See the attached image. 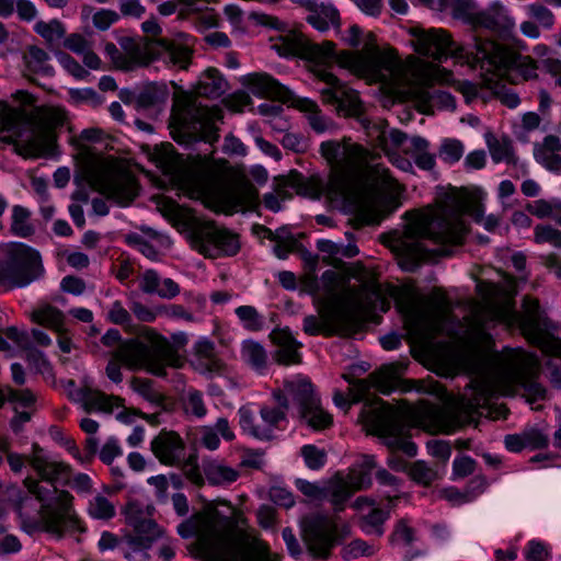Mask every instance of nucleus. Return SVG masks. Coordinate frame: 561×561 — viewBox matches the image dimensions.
Masks as SVG:
<instances>
[{"instance_id": "4c0bfd02", "label": "nucleus", "mask_w": 561, "mask_h": 561, "mask_svg": "<svg viewBox=\"0 0 561 561\" xmlns=\"http://www.w3.org/2000/svg\"><path fill=\"white\" fill-rule=\"evenodd\" d=\"M33 322L60 333L65 327V316L49 304L38 305L32 312Z\"/></svg>"}, {"instance_id": "2f4dec72", "label": "nucleus", "mask_w": 561, "mask_h": 561, "mask_svg": "<svg viewBox=\"0 0 561 561\" xmlns=\"http://www.w3.org/2000/svg\"><path fill=\"white\" fill-rule=\"evenodd\" d=\"M7 336L18 347L27 351V360L30 365H32L39 374H42L45 378L54 377L53 367L44 353L37 351L36 348L30 347L27 332L20 331L15 328H10L7 330Z\"/></svg>"}, {"instance_id": "e2e57ef3", "label": "nucleus", "mask_w": 561, "mask_h": 561, "mask_svg": "<svg viewBox=\"0 0 561 561\" xmlns=\"http://www.w3.org/2000/svg\"><path fill=\"white\" fill-rule=\"evenodd\" d=\"M184 409L187 413L197 417L206 415V407L203 394L197 390H188L184 398Z\"/></svg>"}, {"instance_id": "dca6fc26", "label": "nucleus", "mask_w": 561, "mask_h": 561, "mask_svg": "<svg viewBox=\"0 0 561 561\" xmlns=\"http://www.w3.org/2000/svg\"><path fill=\"white\" fill-rule=\"evenodd\" d=\"M376 467L374 456H363L358 468L346 476H336L327 482H309L296 479L295 486L312 502L329 501L335 513L344 510L346 501L356 492L370 486L371 471Z\"/></svg>"}, {"instance_id": "c9c22d12", "label": "nucleus", "mask_w": 561, "mask_h": 561, "mask_svg": "<svg viewBox=\"0 0 561 561\" xmlns=\"http://www.w3.org/2000/svg\"><path fill=\"white\" fill-rule=\"evenodd\" d=\"M293 103L297 110L306 114L309 125L316 133L323 134L334 128V122L322 114L314 101L307 98H294Z\"/></svg>"}, {"instance_id": "8fccbe9b", "label": "nucleus", "mask_w": 561, "mask_h": 561, "mask_svg": "<svg viewBox=\"0 0 561 561\" xmlns=\"http://www.w3.org/2000/svg\"><path fill=\"white\" fill-rule=\"evenodd\" d=\"M442 7L450 9L454 16L462 19L474 25V5L472 0H442Z\"/></svg>"}, {"instance_id": "20e7f679", "label": "nucleus", "mask_w": 561, "mask_h": 561, "mask_svg": "<svg viewBox=\"0 0 561 561\" xmlns=\"http://www.w3.org/2000/svg\"><path fill=\"white\" fill-rule=\"evenodd\" d=\"M320 153L331 169L325 193L355 213L363 224L378 225L396 208L402 187L386 167L373 163V151L344 138L323 141Z\"/></svg>"}, {"instance_id": "4be33fe9", "label": "nucleus", "mask_w": 561, "mask_h": 561, "mask_svg": "<svg viewBox=\"0 0 561 561\" xmlns=\"http://www.w3.org/2000/svg\"><path fill=\"white\" fill-rule=\"evenodd\" d=\"M302 529L310 552L314 557L327 558L346 526L340 524L335 514H314L304 519Z\"/></svg>"}, {"instance_id": "864d4df0", "label": "nucleus", "mask_w": 561, "mask_h": 561, "mask_svg": "<svg viewBox=\"0 0 561 561\" xmlns=\"http://www.w3.org/2000/svg\"><path fill=\"white\" fill-rule=\"evenodd\" d=\"M401 391L430 393L438 398H445L446 396L444 388L437 381L405 380L402 382Z\"/></svg>"}, {"instance_id": "a211bd4d", "label": "nucleus", "mask_w": 561, "mask_h": 561, "mask_svg": "<svg viewBox=\"0 0 561 561\" xmlns=\"http://www.w3.org/2000/svg\"><path fill=\"white\" fill-rule=\"evenodd\" d=\"M273 397L284 409L293 407L301 422L316 432L324 431L333 423V416L323 409L307 377L297 375L285 380L284 390L274 391Z\"/></svg>"}, {"instance_id": "13d9d810", "label": "nucleus", "mask_w": 561, "mask_h": 561, "mask_svg": "<svg viewBox=\"0 0 561 561\" xmlns=\"http://www.w3.org/2000/svg\"><path fill=\"white\" fill-rule=\"evenodd\" d=\"M528 18L535 20L546 28H551L554 23L553 13L541 3H530L525 7Z\"/></svg>"}, {"instance_id": "a878e982", "label": "nucleus", "mask_w": 561, "mask_h": 561, "mask_svg": "<svg viewBox=\"0 0 561 561\" xmlns=\"http://www.w3.org/2000/svg\"><path fill=\"white\" fill-rule=\"evenodd\" d=\"M124 514L127 524L131 526L135 531V535H128L124 538V542L130 550H147L154 540L162 536L160 527L144 514L139 503H128Z\"/></svg>"}, {"instance_id": "cd10ccee", "label": "nucleus", "mask_w": 561, "mask_h": 561, "mask_svg": "<svg viewBox=\"0 0 561 561\" xmlns=\"http://www.w3.org/2000/svg\"><path fill=\"white\" fill-rule=\"evenodd\" d=\"M473 27L484 28L507 38L514 33L516 21L507 7L499 0H493L484 10L477 11Z\"/></svg>"}, {"instance_id": "f3484780", "label": "nucleus", "mask_w": 561, "mask_h": 561, "mask_svg": "<svg viewBox=\"0 0 561 561\" xmlns=\"http://www.w3.org/2000/svg\"><path fill=\"white\" fill-rule=\"evenodd\" d=\"M474 56L486 72V80L506 81L516 84L537 76V66L528 56L518 55L513 49L495 42L474 39Z\"/></svg>"}, {"instance_id": "6ab92c4d", "label": "nucleus", "mask_w": 561, "mask_h": 561, "mask_svg": "<svg viewBox=\"0 0 561 561\" xmlns=\"http://www.w3.org/2000/svg\"><path fill=\"white\" fill-rule=\"evenodd\" d=\"M0 285L25 287L38 279L44 267L37 250L22 242H10L0 247Z\"/></svg>"}, {"instance_id": "f257e3e1", "label": "nucleus", "mask_w": 561, "mask_h": 561, "mask_svg": "<svg viewBox=\"0 0 561 561\" xmlns=\"http://www.w3.org/2000/svg\"><path fill=\"white\" fill-rule=\"evenodd\" d=\"M386 295L402 316L410 340L427 351L436 374H466L471 378L465 391L445 407L423 400L417 404L405 400L390 404L378 397L370 398L371 389L389 394L398 388L399 370L394 365H385L367 379L355 381L353 399L365 401L359 422L392 451L414 457L417 447L410 439L411 427L454 433L484 415L491 400L500 396L522 397L533 410L542 408L548 390L539 380L541 364L536 354L520 347L495 352L492 336L481 328L472 331V317L461 333L454 332V302L442 290L434 291L427 302L412 284L391 285Z\"/></svg>"}, {"instance_id": "c85d7f7f", "label": "nucleus", "mask_w": 561, "mask_h": 561, "mask_svg": "<svg viewBox=\"0 0 561 561\" xmlns=\"http://www.w3.org/2000/svg\"><path fill=\"white\" fill-rule=\"evenodd\" d=\"M154 456L164 465H180L185 456V446L182 438L174 432L159 434L151 442Z\"/></svg>"}, {"instance_id": "0e129e2a", "label": "nucleus", "mask_w": 561, "mask_h": 561, "mask_svg": "<svg viewBox=\"0 0 561 561\" xmlns=\"http://www.w3.org/2000/svg\"><path fill=\"white\" fill-rule=\"evenodd\" d=\"M408 470L409 476L414 481L424 485L430 484L436 478L435 471L432 468H430L424 461L414 462L408 468Z\"/></svg>"}, {"instance_id": "3c124183", "label": "nucleus", "mask_w": 561, "mask_h": 561, "mask_svg": "<svg viewBox=\"0 0 561 561\" xmlns=\"http://www.w3.org/2000/svg\"><path fill=\"white\" fill-rule=\"evenodd\" d=\"M417 540L414 528L407 519H401L397 523L394 530L391 535V542L393 546L400 548L410 547Z\"/></svg>"}, {"instance_id": "79ce46f5", "label": "nucleus", "mask_w": 561, "mask_h": 561, "mask_svg": "<svg viewBox=\"0 0 561 561\" xmlns=\"http://www.w3.org/2000/svg\"><path fill=\"white\" fill-rule=\"evenodd\" d=\"M242 359L259 373H263L267 364V354L264 347L254 341H245L241 348Z\"/></svg>"}, {"instance_id": "2eb2a0df", "label": "nucleus", "mask_w": 561, "mask_h": 561, "mask_svg": "<svg viewBox=\"0 0 561 561\" xmlns=\"http://www.w3.org/2000/svg\"><path fill=\"white\" fill-rule=\"evenodd\" d=\"M227 88L228 83L218 70H206L194 89L195 95L185 94L178 99L172 111V126L188 136H195L208 129L215 119V113L197 102L196 96L217 99L226 92Z\"/></svg>"}, {"instance_id": "39448f33", "label": "nucleus", "mask_w": 561, "mask_h": 561, "mask_svg": "<svg viewBox=\"0 0 561 561\" xmlns=\"http://www.w3.org/2000/svg\"><path fill=\"white\" fill-rule=\"evenodd\" d=\"M148 157L183 195L201 201L209 209L232 215L238 211H252L259 206L256 187L252 184L234 183L225 161L198 156L184 163L171 144L154 146L149 150Z\"/></svg>"}, {"instance_id": "bf43d9fd", "label": "nucleus", "mask_w": 561, "mask_h": 561, "mask_svg": "<svg viewBox=\"0 0 561 561\" xmlns=\"http://www.w3.org/2000/svg\"><path fill=\"white\" fill-rule=\"evenodd\" d=\"M550 556V546L538 539L529 540L524 549L526 561H547Z\"/></svg>"}, {"instance_id": "e433bc0d", "label": "nucleus", "mask_w": 561, "mask_h": 561, "mask_svg": "<svg viewBox=\"0 0 561 561\" xmlns=\"http://www.w3.org/2000/svg\"><path fill=\"white\" fill-rule=\"evenodd\" d=\"M204 474L211 485H228L238 480L240 472L237 468L219 460H211L204 466Z\"/></svg>"}, {"instance_id": "a19ab883", "label": "nucleus", "mask_w": 561, "mask_h": 561, "mask_svg": "<svg viewBox=\"0 0 561 561\" xmlns=\"http://www.w3.org/2000/svg\"><path fill=\"white\" fill-rule=\"evenodd\" d=\"M307 20L314 28L324 32L331 26H339L340 14L334 5L321 3L311 11Z\"/></svg>"}, {"instance_id": "ea45409f", "label": "nucleus", "mask_w": 561, "mask_h": 561, "mask_svg": "<svg viewBox=\"0 0 561 561\" xmlns=\"http://www.w3.org/2000/svg\"><path fill=\"white\" fill-rule=\"evenodd\" d=\"M169 91L164 83L150 82L145 84L136 95L137 105L141 108L158 106L168 100Z\"/></svg>"}, {"instance_id": "69168bd1", "label": "nucleus", "mask_w": 561, "mask_h": 561, "mask_svg": "<svg viewBox=\"0 0 561 561\" xmlns=\"http://www.w3.org/2000/svg\"><path fill=\"white\" fill-rule=\"evenodd\" d=\"M106 319L117 325H128L131 322V316L129 311L119 300L113 301L107 307Z\"/></svg>"}, {"instance_id": "473e14b6", "label": "nucleus", "mask_w": 561, "mask_h": 561, "mask_svg": "<svg viewBox=\"0 0 561 561\" xmlns=\"http://www.w3.org/2000/svg\"><path fill=\"white\" fill-rule=\"evenodd\" d=\"M271 337L277 346L275 357L279 364L294 365L300 363L299 348L301 344L296 341L288 329L274 330Z\"/></svg>"}, {"instance_id": "4468645a", "label": "nucleus", "mask_w": 561, "mask_h": 561, "mask_svg": "<svg viewBox=\"0 0 561 561\" xmlns=\"http://www.w3.org/2000/svg\"><path fill=\"white\" fill-rule=\"evenodd\" d=\"M146 343L131 340L122 347L118 357L131 367H146L153 375H164L165 367L180 368L184 364L178 350L188 342L185 332H175L171 340L153 329L144 332Z\"/></svg>"}, {"instance_id": "ddd939ff", "label": "nucleus", "mask_w": 561, "mask_h": 561, "mask_svg": "<svg viewBox=\"0 0 561 561\" xmlns=\"http://www.w3.org/2000/svg\"><path fill=\"white\" fill-rule=\"evenodd\" d=\"M194 43L195 41L191 35L180 33L173 38L158 41L150 48L153 56H149L140 41L124 37L119 42L121 48L113 43H106L104 53L111 58L115 68L124 71L146 66L150 60H161L169 67L186 69L192 57Z\"/></svg>"}, {"instance_id": "c756f323", "label": "nucleus", "mask_w": 561, "mask_h": 561, "mask_svg": "<svg viewBox=\"0 0 561 561\" xmlns=\"http://www.w3.org/2000/svg\"><path fill=\"white\" fill-rule=\"evenodd\" d=\"M191 364L203 375L214 376L222 371V363L216 356L215 344L207 337H199L194 344Z\"/></svg>"}, {"instance_id": "5701e85b", "label": "nucleus", "mask_w": 561, "mask_h": 561, "mask_svg": "<svg viewBox=\"0 0 561 561\" xmlns=\"http://www.w3.org/2000/svg\"><path fill=\"white\" fill-rule=\"evenodd\" d=\"M278 405L279 408L263 405L257 411L253 409L254 404L241 407L238 414L243 432L259 439L273 438L275 432L284 430L286 423L285 411L288 409Z\"/></svg>"}, {"instance_id": "393cba45", "label": "nucleus", "mask_w": 561, "mask_h": 561, "mask_svg": "<svg viewBox=\"0 0 561 561\" xmlns=\"http://www.w3.org/2000/svg\"><path fill=\"white\" fill-rule=\"evenodd\" d=\"M414 49L417 54L442 61L448 57L462 58L459 47L442 28L417 30L414 33Z\"/></svg>"}, {"instance_id": "603ef678", "label": "nucleus", "mask_w": 561, "mask_h": 561, "mask_svg": "<svg viewBox=\"0 0 561 561\" xmlns=\"http://www.w3.org/2000/svg\"><path fill=\"white\" fill-rule=\"evenodd\" d=\"M534 241L537 244L549 243L554 248H561V230L549 224H539L534 228Z\"/></svg>"}, {"instance_id": "7ed1b4c3", "label": "nucleus", "mask_w": 561, "mask_h": 561, "mask_svg": "<svg viewBox=\"0 0 561 561\" xmlns=\"http://www.w3.org/2000/svg\"><path fill=\"white\" fill-rule=\"evenodd\" d=\"M485 197L486 193L480 188L462 190L444 203L405 213L404 231L394 232L386 240L399 266L412 272L432 260L434 252L425 248L424 241L439 247V254H449V247L462 244L469 231L465 215L493 232L500 225V217L484 216Z\"/></svg>"}, {"instance_id": "aec40b11", "label": "nucleus", "mask_w": 561, "mask_h": 561, "mask_svg": "<svg viewBox=\"0 0 561 561\" xmlns=\"http://www.w3.org/2000/svg\"><path fill=\"white\" fill-rule=\"evenodd\" d=\"M362 114L357 116L360 119V125L366 131L369 144L380 149L388 158L389 162L401 171L409 172L412 170V162L402 157L400 152L411 154L410 140L404 133L398 129H387L385 122H370L366 118H360Z\"/></svg>"}, {"instance_id": "b1692460", "label": "nucleus", "mask_w": 561, "mask_h": 561, "mask_svg": "<svg viewBox=\"0 0 561 561\" xmlns=\"http://www.w3.org/2000/svg\"><path fill=\"white\" fill-rule=\"evenodd\" d=\"M376 478L380 485L390 488L389 491L382 492V496L388 501V511L375 507L376 501L368 496L357 497L353 506L356 510H362L364 506L371 507V511L363 518L362 529L368 535L381 536L383 534L382 524L388 518L389 511L393 507V501L400 499L401 490L399 480L385 469H379L376 472Z\"/></svg>"}, {"instance_id": "0eeeda50", "label": "nucleus", "mask_w": 561, "mask_h": 561, "mask_svg": "<svg viewBox=\"0 0 561 561\" xmlns=\"http://www.w3.org/2000/svg\"><path fill=\"white\" fill-rule=\"evenodd\" d=\"M321 286L323 295L317 299L320 318L308 316L304 319V331L308 335L321 334L328 328L341 329L370 314L378 304L381 311L389 309L382 290L364 279L360 266L325 271L321 275Z\"/></svg>"}, {"instance_id": "f704fd0d", "label": "nucleus", "mask_w": 561, "mask_h": 561, "mask_svg": "<svg viewBox=\"0 0 561 561\" xmlns=\"http://www.w3.org/2000/svg\"><path fill=\"white\" fill-rule=\"evenodd\" d=\"M534 156L545 169L561 174V140L557 136L545 137L541 144L535 146Z\"/></svg>"}, {"instance_id": "f03ea898", "label": "nucleus", "mask_w": 561, "mask_h": 561, "mask_svg": "<svg viewBox=\"0 0 561 561\" xmlns=\"http://www.w3.org/2000/svg\"><path fill=\"white\" fill-rule=\"evenodd\" d=\"M342 39L352 47L362 48L336 53L334 43H310L295 31L272 37L271 48L282 57H301L312 61L313 72L323 83L319 88L322 102L331 105L339 115L357 117L363 114L358 93L331 71L332 61L370 84L379 83L383 90L402 79V61L393 48L380 47L376 36L371 32L364 33L358 25H352Z\"/></svg>"}, {"instance_id": "7c9ffc66", "label": "nucleus", "mask_w": 561, "mask_h": 561, "mask_svg": "<svg viewBox=\"0 0 561 561\" xmlns=\"http://www.w3.org/2000/svg\"><path fill=\"white\" fill-rule=\"evenodd\" d=\"M242 84L259 98L285 99L289 93L283 84L267 73H249L243 77Z\"/></svg>"}, {"instance_id": "052dcab7", "label": "nucleus", "mask_w": 561, "mask_h": 561, "mask_svg": "<svg viewBox=\"0 0 561 561\" xmlns=\"http://www.w3.org/2000/svg\"><path fill=\"white\" fill-rule=\"evenodd\" d=\"M55 56L60 66L76 79L83 80L89 76V72L67 53L58 50L55 53Z\"/></svg>"}, {"instance_id": "a18cd8bd", "label": "nucleus", "mask_w": 561, "mask_h": 561, "mask_svg": "<svg viewBox=\"0 0 561 561\" xmlns=\"http://www.w3.org/2000/svg\"><path fill=\"white\" fill-rule=\"evenodd\" d=\"M410 145L415 164L422 170H432L435 165V157L427 152L428 142L424 138L413 137L410 139Z\"/></svg>"}, {"instance_id": "9b49d317", "label": "nucleus", "mask_w": 561, "mask_h": 561, "mask_svg": "<svg viewBox=\"0 0 561 561\" xmlns=\"http://www.w3.org/2000/svg\"><path fill=\"white\" fill-rule=\"evenodd\" d=\"M411 67L408 69L402 64V79L396 85L388 84L385 91L389 94L411 100L419 112L430 115L434 108L454 111L456 108L455 98L445 91H437L431 94L428 88L438 83L453 85L465 98L467 103L473 102L478 96V88L469 81H456L454 73L437 64L411 58Z\"/></svg>"}, {"instance_id": "bb28decb", "label": "nucleus", "mask_w": 561, "mask_h": 561, "mask_svg": "<svg viewBox=\"0 0 561 561\" xmlns=\"http://www.w3.org/2000/svg\"><path fill=\"white\" fill-rule=\"evenodd\" d=\"M72 399L80 403L87 412H112L116 408H123L116 414V419L124 424H131L140 414L133 409L123 407V399L115 396H108L96 389L83 387L77 389L72 394Z\"/></svg>"}, {"instance_id": "1a4fd4ad", "label": "nucleus", "mask_w": 561, "mask_h": 561, "mask_svg": "<svg viewBox=\"0 0 561 561\" xmlns=\"http://www.w3.org/2000/svg\"><path fill=\"white\" fill-rule=\"evenodd\" d=\"M32 94L16 92L11 101L0 102V138L14 142L15 151L23 158H39L53 153L55 134L66 115L56 107H38Z\"/></svg>"}, {"instance_id": "37998d69", "label": "nucleus", "mask_w": 561, "mask_h": 561, "mask_svg": "<svg viewBox=\"0 0 561 561\" xmlns=\"http://www.w3.org/2000/svg\"><path fill=\"white\" fill-rule=\"evenodd\" d=\"M34 31L46 42L48 46L58 44L66 36V27L59 20L48 22L38 21L34 25Z\"/></svg>"}, {"instance_id": "09e8293b", "label": "nucleus", "mask_w": 561, "mask_h": 561, "mask_svg": "<svg viewBox=\"0 0 561 561\" xmlns=\"http://www.w3.org/2000/svg\"><path fill=\"white\" fill-rule=\"evenodd\" d=\"M130 387L135 392L150 403L158 405L163 400L162 394L156 390L153 382L150 379L134 377L130 381Z\"/></svg>"}, {"instance_id": "f8f14e48", "label": "nucleus", "mask_w": 561, "mask_h": 561, "mask_svg": "<svg viewBox=\"0 0 561 561\" xmlns=\"http://www.w3.org/2000/svg\"><path fill=\"white\" fill-rule=\"evenodd\" d=\"M100 128L83 129L77 139L76 158L92 188L121 206H127L138 194V183L127 165L112 156H103L90 144L102 139Z\"/></svg>"}, {"instance_id": "412c9836", "label": "nucleus", "mask_w": 561, "mask_h": 561, "mask_svg": "<svg viewBox=\"0 0 561 561\" xmlns=\"http://www.w3.org/2000/svg\"><path fill=\"white\" fill-rule=\"evenodd\" d=\"M192 240L198 252L208 257L231 256L240 250L239 236L213 221L197 224Z\"/></svg>"}, {"instance_id": "5fc2aeb1", "label": "nucleus", "mask_w": 561, "mask_h": 561, "mask_svg": "<svg viewBox=\"0 0 561 561\" xmlns=\"http://www.w3.org/2000/svg\"><path fill=\"white\" fill-rule=\"evenodd\" d=\"M236 314L244 329L249 331H259L264 325L263 317L259 314L252 306H240L236 309Z\"/></svg>"}, {"instance_id": "6e6d98bb", "label": "nucleus", "mask_w": 561, "mask_h": 561, "mask_svg": "<svg viewBox=\"0 0 561 561\" xmlns=\"http://www.w3.org/2000/svg\"><path fill=\"white\" fill-rule=\"evenodd\" d=\"M4 401L14 403L15 409L18 407L28 408L35 402V396L28 389L15 390L12 388H7L1 392L0 405Z\"/></svg>"}, {"instance_id": "c03bdc74", "label": "nucleus", "mask_w": 561, "mask_h": 561, "mask_svg": "<svg viewBox=\"0 0 561 561\" xmlns=\"http://www.w3.org/2000/svg\"><path fill=\"white\" fill-rule=\"evenodd\" d=\"M30 217L31 213L26 208L20 205L13 206L11 215V230L15 236L27 238L34 232Z\"/></svg>"}, {"instance_id": "4d7b16f0", "label": "nucleus", "mask_w": 561, "mask_h": 561, "mask_svg": "<svg viewBox=\"0 0 561 561\" xmlns=\"http://www.w3.org/2000/svg\"><path fill=\"white\" fill-rule=\"evenodd\" d=\"M305 465L311 470L321 469L327 462V454L314 445H305L300 449Z\"/></svg>"}, {"instance_id": "49530a36", "label": "nucleus", "mask_w": 561, "mask_h": 561, "mask_svg": "<svg viewBox=\"0 0 561 561\" xmlns=\"http://www.w3.org/2000/svg\"><path fill=\"white\" fill-rule=\"evenodd\" d=\"M488 147L490 150V154L492 160L496 163L500 162H511L514 159V152L512 142L507 138L497 139L494 137H489Z\"/></svg>"}, {"instance_id": "9d476101", "label": "nucleus", "mask_w": 561, "mask_h": 561, "mask_svg": "<svg viewBox=\"0 0 561 561\" xmlns=\"http://www.w3.org/2000/svg\"><path fill=\"white\" fill-rule=\"evenodd\" d=\"M28 462L42 480L48 482L49 485L44 486L33 478H25V488L42 505L38 516L30 517L23 512V504H19L18 514L21 529L28 535L46 531L60 537L69 528H79V520L71 512L73 499L71 494L62 491L57 496L56 506L48 503L53 494L56 493L53 483L67 479L70 474V467L62 461L48 459L44 450L37 445H33V453L28 457Z\"/></svg>"}, {"instance_id": "774afa93", "label": "nucleus", "mask_w": 561, "mask_h": 561, "mask_svg": "<svg viewBox=\"0 0 561 561\" xmlns=\"http://www.w3.org/2000/svg\"><path fill=\"white\" fill-rule=\"evenodd\" d=\"M162 313L168 318L182 320L187 323H196L201 321L199 317L182 305H170L168 307H163Z\"/></svg>"}, {"instance_id": "72a5a7b5", "label": "nucleus", "mask_w": 561, "mask_h": 561, "mask_svg": "<svg viewBox=\"0 0 561 561\" xmlns=\"http://www.w3.org/2000/svg\"><path fill=\"white\" fill-rule=\"evenodd\" d=\"M22 71L25 77L34 75L49 77L54 73L48 53L39 46H27L22 51Z\"/></svg>"}, {"instance_id": "6e6552de", "label": "nucleus", "mask_w": 561, "mask_h": 561, "mask_svg": "<svg viewBox=\"0 0 561 561\" xmlns=\"http://www.w3.org/2000/svg\"><path fill=\"white\" fill-rule=\"evenodd\" d=\"M228 508L229 515L217 508L208 511L198 526L179 525L183 538L197 534L195 554L203 561H279V556L248 528L243 514Z\"/></svg>"}, {"instance_id": "de8ad7c7", "label": "nucleus", "mask_w": 561, "mask_h": 561, "mask_svg": "<svg viewBox=\"0 0 561 561\" xmlns=\"http://www.w3.org/2000/svg\"><path fill=\"white\" fill-rule=\"evenodd\" d=\"M89 514L94 519H111L115 516L114 504L104 495H95L89 503Z\"/></svg>"}, {"instance_id": "338daca9", "label": "nucleus", "mask_w": 561, "mask_h": 561, "mask_svg": "<svg viewBox=\"0 0 561 561\" xmlns=\"http://www.w3.org/2000/svg\"><path fill=\"white\" fill-rule=\"evenodd\" d=\"M526 449H539L548 446L549 437L541 430L530 427L523 432Z\"/></svg>"}, {"instance_id": "680f3d73", "label": "nucleus", "mask_w": 561, "mask_h": 561, "mask_svg": "<svg viewBox=\"0 0 561 561\" xmlns=\"http://www.w3.org/2000/svg\"><path fill=\"white\" fill-rule=\"evenodd\" d=\"M463 151V146L459 140L447 139L439 149V157L445 162L455 163L460 160Z\"/></svg>"}, {"instance_id": "423d86ee", "label": "nucleus", "mask_w": 561, "mask_h": 561, "mask_svg": "<svg viewBox=\"0 0 561 561\" xmlns=\"http://www.w3.org/2000/svg\"><path fill=\"white\" fill-rule=\"evenodd\" d=\"M476 289L482 302L472 312V331L481 328L491 336L489 329L495 324L519 330L531 344L551 357L547 363L549 380L553 388L561 390V339L547 332L548 322L538 300L524 298L522 310L517 311L514 306L517 280L506 274L499 284L478 280Z\"/></svg>"}, {"instance_id": "58836bf2", "label": "nucleus", "mask_w": 561, "mask_h": 561, "mask_svg": "<svg viewBox=\"0 0 561 561\" xmlns=\"http://www.w3.org/2000/svg\"><path fill=\"white\" fill-rule=\"evenodd\" d=\"M525 209L528 214L535 216L538 219L550 218L561 227V199L559 198H539L533 202H528L525 206Z\"/></svg>"}]
</instances>
